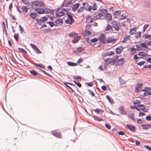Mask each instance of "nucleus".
I'll return each mask as SVG.
<instances>
[{"mask_svg": "<svg viewBox=\"0 0 151 151\" xmlns=\"http://www.w3.org/2000/svg\"><path fill=\"white\" fill-rule=\"evenodd\" d=\"M88 91L89 93L92 96H94L95 95L93 92L90 89H88Z\"/></svg>", "mask_w": 151, "mask_h": 151, "instance_id": "052dcab7", "label": "nucleus"}, {"mask_svg": "<svg viewBox=\"0 0 151 151\" xmlns=\"http://www.w3.org/2000/svg\"><path fill=\"white\" fill-rule=\"evenodd\" d=\"M130 36L129 35L126 36L124 38L123 40L122 41V43H125L126 42L129 40Z\"/></svg>", "mask_w": 151, "mask_h": 151, "instance_id": "412c9836", "label": "nucleus"}, {"mask_svg": "<svg viewBox=\"0 0 151 151\" xmlns=\"http://www.w3.org/2000/svg\"><path fill=\"white\" fill-rule=\"evenodd\" d=\"M116 40V39L113 38L111 37H110L106 41L107 43H109L111 42L114 43L115 42Z\"/></svg>", "mask_w": 151, "mask_h": 151, "instance_id": "6ab92c4d", "label": "nucleus"}, {"mask_svg": "<svg viewBox=\"0 0 151 151\" xmlns=\"http://www.w3.org/2000/svg\"><path fill=\"white\" fill-rule=\"evenodd\" d=\"M94 119L95 120H96L98 121H103V120L101 118H99L98 116H94L93 117Z\"/></svg>", "mask_w": 151, "mask_h": 151, "instance_id": "473e14b6", "label": "nucleus"}, {"mask_svg": "<svg viewBox=\"0 0 151 151\" xmlns=\"http://www.w3.org/2000/svg\"><path fill=\"white\" fill-rule=\"evenodd\" d=\"M30 45L31 47L35 50L37 54L41 53L42 52L40 51L37 47L35 45L30 44Z\"/></svg>", "mask_w": 151, "mask_h": 151, "instance_id": "39448f33", "label": "nucleus"}, {"mask_svg": "<svg viewBox=\"0 0 151 151\" xmlns=\"http://www.w3.org/2000/svg\"><path fill=\"white\" fill-rule=\"evenodd\" d=\"M124 108L123 106H121L118 108V110L120 113L122 115H126L127 114L126 112L124 111Z\"/></svg>", "mask_w": 151, "mask_h": 151, "instance_id": "423d86ee", "label": "nucleus"}, {"mask_svg": "<svg viewBox=\"0 0 151 151\" xmlns=\"http://www.w3.org/2000/svg\"><path fill=\"white\" fill-rule=\"evenodd\" d=\"M130 108L131 109H136L137 111H139V110L137 106H131L130 107Z\"/></svg>", "mask_w": 151, "mask_h": 151, "instance_id": "c03bdc74", "label": "nucleus"}, {"mask_svg": "<svg viewBox=\"0 0 151 151\" xmlns=\"http://www.w3.org/2000/svg\"><path fill=\"white\" fill-rule=\"evenodd\" d=\"M128 117L131 119L132 120L134 121L135 120V119L134 118L133 114H132L130 116H128Z\"/></svg>", "mask_w": 151, "mask_h": 151, "instance_id": "680f3d73", "label": "nucleus"}, {"mask_svg": "<svg viewBox=\"0 0 151 151\" xmlns=\"http://www.w3.org/2000/svg\"><path fill=\"white\" fill-rule=\"evenodd\" d=\"M111 29H112V26H111L109 24H108L106 27L105 30L106 31H109Z\"/></svg>", "mask_w": 151, "mask_h": 151, "instance_id": "f704fd0d", "label": "nucleus"}, {"mask_svg": "<svg viewBox=\"0 0 151 151\" xmlns=\"http://www.w3.org/2000/svg\"><path fill=\"white\" fill-rule=\"evenodd\" d=\"M85 7L83 6H81L80 7V8L78 9V13H81L82 11H83V10L84 9Z\"/></svg>", "mask_w": 151, "mask_h": 151, "instance_id": "de8ad7c7", "label": "nucleus"}, {"mask_svg": "<svg viewBox=\"0 0 151 151\" xmlns=\"http://www.w3.org/2000/svg\"><path fill=\"white\" fill-rule=\"evenodd\" d=\"M127 128L132 132H134L135 130V127L132 125L128 124L127 125Z\"/></svg>", "mask_w": 151, "mask_h": 151, "instance_id": "4468645a", "label": "nucleus"}, {"mask_svg": "<svg viewBox=\"0 0 151 151\" xmlns=\"http://www.w3.org/2000/svg\"><path fill=\"white\" fill-rule=\"evenodd\" d=\"M79 3H76L74 4L72 6V10L73 11H75L77 10L79 6Z\"/></svg>", "mask_w": 151, "mask_h": 151, "instance_id": "5701e85b", "label": "nucleus"}, {"mask_svg": "<svg viewBox=\"0 0 151 151\" xmlns=\"http://www.w3.org/2000/svg\"><path fill=\"white\" fill-rule=\"evenodd\" d=\"M121 13V11H116L115 12L114 14L117 15H119Z\"/></svg>", "mask_w": 151, "mask_h": 151, "instance_id": "0e129e2a", "label": "nucleus"}, {"mask_svg": "<svg viewBox=\"0 0 151 151\" xmlns=\"http://www.w3.org/2000/svg\"><path fill=\"white\" fill-rule=\"evenodd\" d=\"M92 9L91 6L89 5H88L86 8V9L89 11H91Z\"/></svg>", "mask_w": 151, "mask_h": 151, "instance_id": "603ef678", "label": "nucleus"}, {"mask_svg": "<svg viewBox=\"0 0 151 151\" xmlns=\"http://www.w3.org/2000/svg\"><path fill=\"white\" fill-rule=\"evenodd\" d=\"M105 18L107 21V22H110L112 19L111 15L109 13H107L105 16Z\"/></svg>", "mask_w": 151, "mask_h": 151, "instance_id": "f8f14e48", "label": "nucleus"}, {"mask_svg": "<svg viewBox=\"0 0 151 151\" xmlns=\"http://www.w3.org/2000/svg\"><path fill=\"white\" fill-rule=\"evenodd\" d=\"M12 2L9 5V10L11 12H12Z\"/></svg>", "mask_w": 151, "mask_h": 151, "instance_id": "338daca9", "label": "nucleus"}, {"mask_svg": "<svg viewBox=\"0 0 151 151\" xmlns=\"http://www.w3.org/2000/svg\"><path fill=\"white\" fill-rule=\"evenodd\" d=\"M47 23H48L50 25L51 27H53L54 26H57V25H54V23L53 22H47Z\"/></svg>", "mask_w": 151, "mask_h": 151, "instance_id": "8fccbe9b", "label": "nucleus"}, {"mask_svg": "<svg viewBox=\"0 0 151 151\" xmlns=\"http://www.w3.org/2000/svg\"><path fill=\"white\" fill-rule=\"evenodd\" d=\"M142 85L143 83H138L136 85V87L138 88H140Z\"/></svg>", "mask_w": 151, "mask_h": 151, "instance_id": "4d7b16f0", "label": "nucleus"}, {"mask_svg": "<svg viewBox=\"0 0 151 151\" xmlns=\"http://www.w3.org/2000/svg\"><path fill=\"white\" fill-rule=\"evenodd\" d=\"M65 7H66V6ZM66 7V8H64L63 7V10L65 12H68L69 11V10H70L71 9V7Z\"/></svg>", "mask_w": 151, "mask_h": 151, "instance_id": "a18cd8bd", "label": "nucleus"}, {"mask_svg": "<svg viewBox=\"0 0 151 151\" xmlns=\"http://www.w3.org/2000/svg\"><path fill=\"white\" fill-rule=\"evenodd\" d=\"M66 14L68 16V18L65 20V23L70 25H71L74 22L73 17L69 13H66Z\"/></svg>", "mask_w": 151, "mask_h": 151, "instance_id": "f03ea898", "label": "nucleus"}, {"mask_svg": "<svg viewBox=\"0 0 151 151\" xmlns=\"http://www.w3.org/2000/svg\"><path fill=\"white\" fill-rule=\"evenodd\" d=\"M72 4V2L71 1H68L67 4H66L65 5H64L63 4L62 5V6H66V7H69V6L70 5Z\"/></svg>", "mask_w": 151, "mask_h": 151, "instance_id": "e433bc0d", "label": "nucleus"}, {"mask_svg": "<svg viewBox=\"0 0 151 151\" xmlns=\"http://www.w3.org/2000/svg\"><path fill=\"white\" fill-rule=\"evenodd\" d=\"M142 37L144 38L145 39H150L151 38V35H149L147 34H143Z\"/></svg>", "mask_w": 151, "mask_h": 151, "instance_id": "c756f323", "label": "nucleus"}, {"mask_svg": "<svg viewBox=\"0 0 151 151\" xmlns=\"http://www.w3.org/2000/svg\"><path fill=\"white\" fill-rule=\"evenodd\" d=\"M76 51L78 52H81L84 51V49L82 47H80L77 48Z\"/></svg>", "mask_w": 151, "mask_h": 151, "instance_id": "ea45409f", "label": "nucleus"}, {"mask_svg": "<svg viewBox=\"0 0 151 151\" xmlns=\"http://www.w3.org/2000/svg\"><path fill=\"white\" fill-rule=\"evenodd\" d=\"M106 37L105 35L104 34H102L99 37V41L100 42H102L103 44H105Z\"/></svg>", "mask_w": 151, "mask_h": 151, "instance_id": "0eeeda50", "label": "nucleus"}, {"mask_svg": "<svg viewBox=\"0 0 151 151\" xmlns=\"http://www.w3.org/2000/svg\"><path fill=\"white\" fill-rule=\"evenodd\" d=\"M67 63L68 65L72 66H76L77 65L76 63L71 62H68Z\"/></svg>", "mask_w": 151, "mask_h": 151, "instance_id": "2f4dec72", "label": "nucleus"}, {"mask_svg": "<svg viewBox=\"0 0 151 151\" xmlns=\"http://www.w3.org/2000/svg\"><path fill=\"white\" fill-rule=\"evenodd\" d=\"M146 53L145 52H139L138 54V55L141 56H142L146 57Z\"/></svg>", "mask_w": 151, "mask_h": 151, "instance_id": "72a5a7b5", "label": "nucleus"}, {"mask_svg": "<svg viewBox=\"0 0 151 151\" xmlns=\"http://www.w3.org/2000/svg\"><path fill=\"white\" fill-rule=\"evenodd\" d=\"M106 98L108 100L109 103L111 104H114V102L113 99L110 97L109 96L107 95L106 96Z\"/></svg>", "mask_w": 151, "mask_h": 151, "instance_id": "4be33fe9", "label": "nucleus"}, {"mask_svg": "<svg viewBox=\"0 0 151 151\" xmlns=\"http://www.w3.org/2000/svg\"><path fill=\"white\" fill-rule=\"evenodd\" d=\"M137 107L139 109V111L140 110H143L144 109H145V106L143 104H138L137 105Z\"/></svg>", "mask_w": 151, "mask_h": 151, "instance_id": "cd10ccee", "label": "nucleus"}, {"mask_svg": "<svg viewBox=\"0 0 151 151\" xmlns=\"http://www.w3.org/2000/svg\"><path fill=\"white\" fill-rule=\"evenodd\" d=\"M145 63V61H142L141 62H139L137 64L139 66H141L142 65H143Z\"/></svg>", "mask_w": 151, "mask_h": 151, "instance_id": "69168bd1", "label": "nucleus"}, {"mask_svg": "<svg viewBox=\"0 0 151 151\" xmlns=\"http://www.w3.org/2000/svg\"><path fill=\"white\" fill-rule=\"evenodd\" d=\"M149 26V25L148 24H145L144 25L143 27V30L142 31L143 32H145V30Z\"/></svg>", "mask_w": 151, "mask_h": 151, "instance_id": "09e8293b", "label": "nucleus"}, {"mask_svg": "<svg viewBox=\"0 0 151 151\" xmlns=\"http://www.w3.org/2000/svg\"><path fill=\"white\" fill-rule=\"evenodd\" d=\"M18 51L20 52L23 53H26L27 52L24 49L21 48H18Z\"/></svg>", "mask_w": 151, "mask_h": 151, "instance_id": "7c9ffc66", "label": "nucleus"}, {"mask_svg": "<svg viewBox=\"0 0 151 151\" xmlns=\"http://www.w3.org/2000/svg\"><path fill=\"white\" fill-rule=\"evenodd\" d=\"M141 32L140 31L136 32L134 35V37L136 39L139 38L141 36Z\"/></svg>", "mask_w": 151, "mask_h": 151, "instance_id": "a878e982", "label": "nucleus"}, {"mask_svg": "<svg viewBox=\"0 0 151 151\" xmlns=\"http://www.w3.org/2000/svg\"><path fill=\"white\" fill-rule=\"evenodd\" d=\"M114 52L112 51H109L108 52H106L103 54V55L104 57L106 56H110L113 55H114Z\"/></svg>", "mask_w": 151, "mask_h": 151, "instance_id": "ddd939ff", "label": "nucleus"}, {"mask_svg": "<svg viewBox=\"0 0 151 151\" xmlns=\"http://www.w3.org/2000/svg\"><path fill=\"white\" fill-rule=\"evenodd\" d=\"M112 28H114L116 31H119L120 29L119 26L120 23L119 22L113 21L111 23Z\"/></svg>", "mask_w": 151, "mask_h": 151, "instance_id": "7ed1b4c3", "label": "nucleus"}, {"mask_svg": "<svg viewBox=\"0 0 151 151\" xmlns=\"http://www.w3.org/2000/svg\"><path fill=\"white\" fill-rule=\"evenodd\" d=\"M98 38H94L93 39L91 40L90 41L91 42L94 43L97 42L98 41Z\"/></svg>", "mask_w": 151, "mask_h": 151, "instance_id": "864d4df0", "label": "nucleus"}, {"mask_svg": "<svg viewBox=\"0 0 151 151\" xmlns=\"http://www.w3.org/2000/svg\"><path fill=\"white\" fill-rule=\"evenodd\" d=\"M142 129L147 130L150 129L151 127V124H145L142 125Z\"/></svg>", "mask_w": 151, "mask_h": 151, "instance_id": "f3484780", "label": "nucleus"}, {"mask_svg": "<svg viewBox=\"0 0 151 151\" xmlns=\"http://www.w3.org/2000/svg\"><path fill=\"white\" fill-rule=\"evenodd\" d=\"M37 15V14L36 13L32 12L30 14V16L33 19H36Z\"/></svg>", "mask_w": 151, "mask_h": 151, "instance_id": "c85d7f7f", "label": "nucleus"}, {"mask_svg": "<svg viewBox=\"0 0 151 151\" xmlns=\"http://www.w3.org/2000/svg\"><path fill=\"white\" fill-rule=\"evenodd\" d=\"M14 37L17 41H18L19 40V35L18 34H15L14 35Z\"/></svg>", "mask_w": 151, "mask_h": 151, "instance_id": "49530a36", "label": "nucleus"}, {"mask_svg": "<svg viewBox=\"0 0 151 151\" xmlns=\"http://www.w3.org/2000/svg\"><path fill=\"white\" fill-rule=\"evenodd\" d=\"M136 46L137 48H139L140 47H144L145 48L148 49L145 42L141 43L140 44V45H136Z\"/></svg>", "mask_w": 151, "mask_h": 151, "instance_id": "dca6fc26", "label": "nucleus"}, {"mask_svg": "<svg viewBox=\"0 0 151 151\" xmlns=\"http://www.w3.org/2000/svg\"><path fill=\"white\" fill-rule=\"evenodd\" d=\"M32 8L37 7L42 8L45 6V5L42 1H36L32 3Z\"/></svg>", "mask_w": 151, "mask_h": 151, "instance_id": "f257e3e1", "label": "nucleus"}, {"mask_svg": "<svg viewBox=\"0 0 151 151\" xmlns=\"http://www.w3.org/2000/svg\"><path fill=\"white\" fill-rule=\"evenodd\" d=\"M123 48L122 46H120L119 47H117L116 49V53L119 54L123 51Z\"/></svg>", "mask_w": 151, "mask_h": 151, "instance_id": "9b49d317", "label": "nucleus"}, {"mask_svg": "<svg viewBox=\"0 0 151 151\" xmlns=\"http://www.w3.org/2000/svg\"><path fill=\"white\" fill-rule=\"evenodd\" d=\"M48 19V18L46 17L45 16L42 17L40 19L38 20L36 19V21L39 25H41L42 23L46 21Z\"/></svg>", "mask_w": 151, "mask_h": 151, "instance_id": "20e7f679", "label": "nucleus"}, {"mask_svg": "<svg viewBox=\"0 0 151 151\" xmlns=\"http://www.w3.org/2000/svg\"><path fill=\"white\" fill-rule=\"evenodd\" d=\"M29 72L34 76H36L38 74V73L36 71L34 70H29Z\"/></svg>", "mask_w": 151, "mask_h": 151, "instance_id": "79ce46f5", "label": "nucleus"}, {"mask_svg": "<svg viewBox=\"0 0 151 151\" xmlns=\"http://www.w3.org/2000/svg\"><path fill=\"white\" fill-rule=\"evenodd\" d=\"M52 134L54 136L59 138H61L62 136L60 132H52Z\"/></svg>", "mask_w": 151, "mask_h": 151, "instance_id": "a211bd4d", "label": "nucleus"}, {"mask_svg": "<svg viewBox=\"0 0 151 151\" xmlns=\"http://www.w3.org/2000/svg\"><path fill=\"white\" fill-rule=\"evenodd\" d=\"M136 51V49L134 48H132L130 49V55H133L135 53Z\"/></svg>", "mask_w": 151, "mask_h": 151, "instance_id": "bb28decb", "label": "nucleus"}, {"mask_svg": "<svg viewBox=\"0 0 151 151\" xmlns=\"http://www.w3.org/2000/svg\"><path fill=\"white\" fill-rule=\"evenodd\" d=\"M105 14L104 13H99L98 14L97 16L99 17L98 19L105 16Z\"/></svg>", "mask_w": 151, "mask_h": 151, "instance_id": "37998d69", "label": "nucleus"}, {"mask_svg": "<svg viewBox=\"0 0 151 151\" xmlns=\"http://www.w3.org/2000/svg\"><path fill=\"white\" fill-rule=\"evenodd\" d=\"M35 10L39 14H42L45 13L44 9L42 8H35Z\"/></svg>", "mask_w": 151, "mask_h": 151, "instance_id": "9d476101", "label": "nucleus"}, {"mask_svg": "<svg viewBox=\"0 0 151 151\" xmlns=\"http://www.w3.org/2000/svg\"><path fill=\"white\" fill-rule=\"evenodd\" d=\"M150 89V87H145L144 89L142 90V92L146 91L149 90Z\"/></svg>", "mask_w": 151, "mask_h": 151, "instance_id": "bf43d9fd", "label": "nucleus"}, {"mask_svg": "<svg viewBox=\"0 0 151 151\" xmlns=\"http://www.w3.org/2000/svg\"><path fill=\"white\" fill-rule=\"evenodd\" d=\"M97 6L96 4L95 3H94L92 5L91 8L93 10H96Z\"/></svg>", "mask_w": 151, "mask_h": 151, "instance_id": "3c124183", "label": "nucleus"}, {"mask_svg": "<svg viewBox=\"0 0 151 151\" xmlns=\"http://www.w3.org/2000/svg\"><path fill=\"white\" fill-rule=\"evenodd\" d=\"M55 23L57 24H59L60 23H63V20L62 19H57L55 21Z\"/></svg>", "mask_w": 151, "mask_h": 151, "instance_id": "4c0bfd02", "label": "nucleus"}, {"mask_svg": "<svg viewBox=\"0 0 151 151\" xmlns=\"http://www.w3.org/2000/svg\"><path fill=\"white\" fill-rule=\"evenodd\" d=\"M94 21V19H93V18L91 17V16L88 15L86 18V22L91 23Z\"/></svg>", "mask_w": 151, "mask_h": 151, "instance_id": "2eb2a0df", "label": "nucleus"}, {"mask_svg": "<svg viewBox=\"0 0 151 151\" xmlns=\"http://www.w3.org/2000/svg\"><path fill=\"white\" fill-rule=\"evenodd\" d=\"M56 12V16L58 17H61L64 14V13L62 9L58 10Z\"/></svg>", "mask_w": 151, "mask_h": 151, "instance_id": "6e6552de", "label": "nucleus"}, {"mask_svg": "<svg viewBox=\"0 0 151 151\" xmlns=\"http://www.w3.org/2000/svg\"><path fill=\"white\" fill-rule=\"evenodd\" d=\"M100 11L102 12L101 13H104L105 14V13H106L107 12V10L106 9L103 8L101 9Z\"/></svg>", "mask_w": 151, "mask_h": 151, "instance_id": "e2e57ef3", "label": "nucleus"}, {"mask_svg": "<svg viewBox=\"0 0 151 151\" xmlns=\"http://www.w3.org/2000/svg\"><path fill=\"white\" fill-rule=\"evenodd\" d=\"M137 27H134L130 29V30L129 33L130 35H133L136 33Z\"/></svg>", "mask_w": 151, "mask_h": 151, "instance_id": "1a4fd4ad", "label": "nucleus"}, {"mask_svg": "<svg viewBox=\"0 0 151 151\" xmlns=\"http://www.w3.org/2000/svg\"><path fill=\"white\" fill-rule=\"evenodd\" d=\"M74 82L78 86L79 88H81L82 86L81 84L79 83L78 82L75 81H74Z\"/></svg>", "mask_w": 151, "mask_h": 151, "instance_id": "5fc2aeb1", "label": "nucleus"}, {"mask_svg": "<svg viewBox=\"0 0 151 151\" xmlns=\"http://www.w3.org/2000/svg\"><path fill=\"white\" fill-rule=\"evenodd\" d=\"M116 62L119 65H122L124 63V59L122 58L118 59L116 60Z\"/></svg>", "mask_w": 151, "mask_h": 151, "instance_id": "aec40b11", "label": "nucleus"}, {"mask_svg": "<svg viewBox=\"0 0 151 151\" xmlns=\"http://www.w3.org/2000/svg\"><path fill=\"white\" fill-rule=\"evenodd\" d=\"M119 82L120 83L122 84H124L125 83V81H124L122 78H121L120 77H119Z\"/></svg>", "mask_w": 151, "mask_h": 151, "instance_id": "13d9d810", "label": "nucleus"}, {"mask_svg": "<svg viewBox=\"0 0 151 151\" xmlns=\"http://www.w3.org/2000/svg\"><path fill=\"white\" fill-rule=\"evenodd\" d=\"M35 65L36 67H39L40 68H45V66L43 65V64H41L40 63H37L35 64Z\"/></svg>", "mask_w": 151, "mask_h": 151, "instance_id": "58836bf2", "label": "nucleus"}, {"mask_svg": "<svg viewBox=\"0 0 151 151\" xmlns=\"http://www.w3.org/2000/svg\"><path fill=\"white\" fill-rule=\"evenodd\" d=\"M140 101L136 100L134 102V105H136L137 104H139L140 103Z\"/></svg>", "mask_w": 151, "mask_h": 151, "instance_id": "774afa93", "label": "nucleus"}, {"mask_svg": "<svg viewBox=\"0 0 151 151\" xmlns=\"http://www.w3.org/2000/svg\"><path fill=\"white\" fill-rule=\"evenodd\" d=\"M81 37L78 36L75 37L72 40V42L73 43H76L77 42L81 39Z\"/></svg>", "mask_w": 151, "mask_h": 151, "instance_id": "b1692460", "label": "nucleus"}, {"mask_svg": "<svg viewBox=\"0 0 151 151\" xmlns=\"http://www.w3.org/2000/svg\"><path fill=\"white\" fill-rule=\"evenodd\" d=\"M73 79L75 80L77 79V81H80L81 80V77L80 76H77L73 77Z\"/></svg>", "mask_w": 151, "mask_h": 151, "instance_id": "c9c22d12", "label": "nucleus"}, {"mask_svg": "<svg viewBox=\"0 0 151 151\" xmlns=\"http://www.w3.org/2000/svg\"><path fill=\"white\" fill-rule=\"evenodd\" d=\"M45 13V14H47L48 13H50L51 14L52 13V12L49 9H44Z\"/></svg>", "mask_w": 151, "mask_h": 151, "instance_id": "a19ab883", "label": "nucleus"}, {"mask_svg": "<svg viewBox=\"0 0 151 151\" xmlns=\"http://www.w3.org/2000/svg\"><path fill=\"white\" fill-rule=\"evenodd\" d=\"M64 83L67 87H68L69 88H70V86H68V84H69L71 85H73V86H74V85L73 84H72L70 83L64 82Z\"/></svg>", "mask_w": 151, "mask_h": 151, "instance_id": "6e6d98bb", "label": "nucleus"}, {"mask_svg": "<svg viewBox=\"0 0 151 151\" xmlns=\"http://www.w3.org/2000/svg\"><path fill=\"white\" fill-rule=\"evenodd\" d=\"M22 9L24 14H25L27 12L28 8L26 6H24L22 7Z\"/></svg>", "mask_w": 151, "mask_h": 151, "instance_id": "393cba45", "label": "nucleus"}]
</instances>
